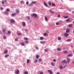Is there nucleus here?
<instances>
[{
    "label": "nucleus",
    "mask_w": 74,
    "mask_h": 74,
    "mask_svg": "<svg viewBox=\"0 0 74 74\" xmlns=\"http://www.w3.org/2000/svg\"><path fill=\"white\" fill-rule=\"evenodd\" d=\"M32 16H34V17H35L36 18L38 17V15L35 14L34 13L32 14Z\"/></svg>",
    "instance_id": "nucleus-1"
},
{
    "label": "nucleus",
    "mask_w": 74,
    "mask_h": 74,
    "mask_svg": "<svg viewBox=\"0 0 74 74\" xmlns=\"http://www.w3.org/2000/svg\"><path fill=\"white\" fill-rule=\"evenodd\" d=\"M47 71H48V73L50 74H53V72L51 70H48Z\"/></svg>",
    "instance_id": "nucleus-2"
},
{
    "label": "nucleus",
    "mask_w": 74,
    "mask_h": 74,
    "mask_svg": "<svg viewBox=\"0 0 74 74\" xmlns=\"http://www.w3.org/2000/svg\"><path fill=\"white\" fill-rule=\"evenodd\" d=\"M10 22L11 23H14L15 21V20H14V19H12L10 20Z\"/></svg>",
    "instance_id": "nucleus-3"
},
{
    "label": "nucleus",
    "mask_w": 74,
    "mask_h": 74,
    "mask_svg": "<svg viewBox=\"0 0 74 74\" xmlns=\"http://www.w3.org/2000/svg\"><path fill=\"white\" fill-rule=\"evenodd\" d=\"M64 36L65 37H67L69 36V34L67 33H65L64 34Z\"/></svg>",
    "instance_id": "nucleus-4"
},
{
    "label": "nucleus",
    "mask_w": 74,
    "mask_h": 74,
    "mask_svg": "<svg viewBox=\"0 0 74 74\" xmlns=\"http://www.w3.org/2000/svg\"><path fill=\"white\" fill-rule=\"evenodd\" d=\"M22 25L23 27L26 26V23L25 22H23L22 23Z\"/></svg>",
    "instance_id": "nucleus-5"
},
{
    "label": "nucleus",
    "mask_w": 74,
    "mask_h": 74,
    "mask_svg": "<svg viewBox=\"0 0 74 74\" xmlns=\"http://www.w3.org/2000/svg\"><path fill=\"white\" fill-rule=\"evenodd\" d=\"M69 32H70V29H67L66 30V33H69Z\"/></svg>",
    "instance_id": "nucleus-6"
},
{
    "label": "nucleus",
    "mask_w": 74,
    "mask_h": 74,
    "mask_svg": "<svg viewBox=\"0 0 74 74\" xmlns=\"http://www.w3.org/2000/svg\"><path fill=\"white\" fill-rule=\"evenodd\" d=\"M62 63H67V61H66L65 60H64L62 61Z\"/></svg>",
    "instance_id": "nucleus-7"
},
{
    "label": "nucleus",
    "mask_w": 74,
    "mask_h": 74,
    "mask_svg": "<svg viewBox=\"0 0 74 74\" xmlns=\"http://www.w3.org/2000/svg\"><path fill=\"white\" fill-rule=\"evenodd\" d=\"M40 40H43L44 39V38L43 37H40Z\"/></svg>",
    "instance_id": "nucleus-8"
},
{
    "label": "nucleus",
    "mask_w": 74,
    "mask_h": 74,
    "mask_svg": "<svg viewBox=\"0 0 74 74\" xmlns=\"http://www.w3.org/2000/svg\"><path fill=\"white\" fill-rule=\"evenodd\" d=\"M67 62H68L69 63H70V58H67Z\"/></svg>",
    "instance_id": "nucleus-9"
},
{
    "label": "nucleus",
    "mask_w": 74,
    "mask_h": 74,
    "mask_svg": "<svg viewBox=\"0 0 74 74\" xmlns=\"http://www.w3.org/2000/svg\"><path fill=\"white\" fill-rule=\"evenodd\" d=\"M69 27H72L73 26V24H69L68 25Z\"/></svg>",
    "instance_id": "nucleus-10"
},
{
    "label": "nucleus",
    "mask_w": 74,
    "mask_h": 74,
    "mask_svg": "<svg viewBox=\"0 0 74 74\" xmlns=\"http://www.w3.org/2000/svg\"><path fill=\"white\" fill-rule=\"evenodd\" d=\"M16 71V74H18L19 73V71L18 69H17Z\"/></svg>",
    "instance_id": "nucleus-11"
},
{
    "label": "nucleus",
    "mask_w": 74,
    "mask_h": 74,
    "mask_svg": "<svg viewBox=\"0 0 74 74\" xmlns=\"http://www.w3.org/2000/svg\"><path fill=\"white\" fill-rule=\"evenodd\" d=\"M43 35L44 36H48V34L45 32L43 34Z\"/></svg>",
    "instance_id": "nucleus-12"
},
{
    "label": "nucleus",
    "mask_w": 74,
    "mask_h": 74,
    "mask_svg": "<svg viewBox=\"0 0 74 74\" xmlns=\"http://www.w3.org/2000/svg\"><path fill=\"white\" fill-rule=\"evenodd\" d=\"M50 12H51V13L52 14H55V12H54L52 10H51L50 9L49 10Z\"/></svg>",
    "instance_id": "nucleus-13"
},
{
    "label": "nucleus",
    "mask_w": 74,
    "mask_h": 74,
    "mask_svg": "<svg viewBox=\"0 0 74 74\" xmlns=\"http://www.w3.org/2000/svg\"><path fill=\"white\" fill-rule=\"evenodd\" d=\"M50 12H51V13L52 14H55V12H54L52 10H51L50 9L49 10Z\"/></svg>",
    "instance_id": "nucleus-14"
},
{
    "label": "nucleus",
    "mask_w": 74,
    "mask_h": 74,
    "mask_svg": "<svg viewBox=\"0 0 74 74\" xmlns=\"http://www.w3.org/2000/svg\"><path fill=\"white\" fill-rule=\"evenodd\" d=\"M16 11L17 12V13H19V10L18 9H16Z\"/></svg>",
    "instance_id": "nucleus-15"
},
{
    "label": "nucleus",
    "mask_w": 74,
    "mask_h": 74,
    "mask_svg": "<svg viewBox=\"0 0 74 74\" xmlns=\"http://www.w3.org/2000/svg\"><path fill=\"white\" fill-rule=\"evenodd\" d=\"M40 42L41 44H44V43H45V41H41Z\"/></svg>",
    "instance_id": "nucleus-16"
},
{
    "label": "nucleus",
    "mask_w": 74,
    "mask_h": 74,
    "mask_svg": "<svg viewBox=\"0 0 74 74\" xmlns=\"http://www.w3.org/2000/svg\"><path fill=\"white\" fill-rule=\"evenodd\" d=\"M73 56V54H69L67 56V57H69V56L71 57Z\"/></svg>",
    "instance_id": "nucleus-17"
},
{
    "label": "nucleus",
    "mask_w": 74,
    "mask_h": 74,
    "mask_svg": "<svg viewBox=\"0 0 74 74\" xmlns=\"http://www.w3.org/2000/svg\"><path fill=\"white\" fill-rule=\"evenodd\" d=\"M66 22H69L70 21V19L68 18L65 20Z\"/></svg>",
    "instance_id": "nucleus-18"
},
{
    "label": "nucleus",
    "mask_w": 74,
    "mask_h": 74,
    "mask_svg": "<svg viewBox=\"0 0 74 74\" xmlns=\"http://www.w3.org/2000/svg\"><path fill=\"white\" fill-rule=\"evenodd\" d=\"M39 57H40V56H39V55H37L36 56V59H38V58H39Z\"/></svg>",
    "instance_id": "nucleus-19"
},
{
    "label": "nucleus",
    "mask_w": 74,
    "mask_h": 74,
    "mask_svg": "<svg viewBox=\"0 0 74 74\" xmlns=\"http://www.w3.org/2000/svg\"><path fill=\"white\" fill-rule=\"evenodd\" d=\"M24 39L25 40H26V41H27L28 40V38L27 37H25L24 38Z\"/></svg>",
    "instance_id": "nucleus-20"
},
{
    "label": "nucleus",
    "mask_w": 74,
    "mask_h": 74,
    "mask_svg": "<svg viewBox=\"0 0 74 74\" xmlns=\"http://www.w3.org/2000/svg\"><path fill=\"white\" fill-rule=\"evenodd\" d=\"M51 64L52 66H55V64L53 62H51Z\"/></svg>",
    "instance_id": "nucleus-21"
},
{
    "label": "nucleus",
    "mask_w": 74,
    "mask_h": 74,
    "mask_svg": "<svg viewBox=\"0 0 74 74\" xmlns=\"http://www.w3.org/2000/svg\"><path fill=\"white\" fill-rule=\"evenodd\" d=\"M3 37L4 40H5V39H6V38H7L6 36H5V35H4Z\"/></svg>",
    "instance_id": "nucleus-22"
},
{
    "label": "nucleus",
    "mask_w": 74,
    "mask_h": 74,
    "mask_svg": "<svg viewBox=\"0 0 74 74\" xmlns=\"http://www.w3.org/2000/svg\"><path fill=\"white\" fill-rule=\"evenodd\" d=\"M48 51V49H45V52H47Z\"/></svg>",
    "instance_id": "nucleus-23"
},
{
    "label": "nucleus",
    "mask_w": 74,
    "mask_h": 74,
    "mask_svg": "<svg viewBox=\"0 0 74 74\" xmlns=\"http://www.w3.org/2000/svg\"><path fill=\"white\" fill-rule=\"evenodd\" d=\"M44 4L46 7H48V5H47V3L46 2H44Z\"/></svg>",
    "instance_id": "nucleus-24"
},
{
    "label": "nucleus",
    "mask_w": 74,
    "mask_h": 74,
    "mask_svg": "<svg viewBox=\"0 0 74 74\" xmlns=\"http://www.w3.org/2000/svg\"><path fill=\"white\" fill-rule=\"evenodd\" d=\"M66 41H67V42H69V41H71V39H68L66 40Z\"/></svg>",
    "instance_id": "nucleus-25"
},
{
    "label": "nucleus",
    "mask_w": 74,
    "mask_h": 74,
    "mask_svg": "<svg viewBox=\"0 0 74 74\" xmlns=\"http://www.w3.org/2000/svg\"><path fill=\"white\" fill-rule=\"evenodd\" d=\"M8 52V50H6L5 51L4 53L5 54L7 53Z\"/></svg>",
    "instance_id": "nucleus-26"
},
{
    "label": "nucleus",
    "mask_w": 74,
    "mask_h": 74,
    "mask_svg": "<svg viewBox=\"0 0 74 74\" xmlns=\"http://www.w3.org/2000/svg\"><path fill=\"white\" fill-rule=\"evenodd\" d=\"M45 21H48V18H47V17L45 16Z\"/></svg>",
    "instance_id": "nucleus-27"
},
{
    "label": "nucleus",
    "mask_w": 74,
    "mask_h": 74,
    "mask_svg": "<svg viewBox=\"0 0 74 74\" xmlns=\"http://www.w3.org/2000/svg\"><path fill=\"white\" fill-rule=\"evenodd\" d=\"M17 34L18 35V36H21L22 35V33H18Z\"/></svg>",
    "instance_id": "nucleus-28"
},
{
    "label": "nucleus",
    "mask_w": 74,
    "mask_h": 74,
    "mask_svg": "<svg viewBox=\"0 0 74 74\" xmlns=\"http://www.w3.org/2000/svg\"><path fill=\"white\" fill-rule=\"evenodd\" d=\"M33 5V3L31 2L30 4H29V6H32V5Z\"/></svg>",
    "instance_id": "nucleus-29"
},
{
    "label": "nucleus",
    "mask_w": 74,
    "mask_h": 74,
    "mask_svg": "<svg viewBox=\"0 0 74 74\" xmlns=\"http://www.w3.org/2000/svg\"><path fill=\"white\" fill-rule=\"evenodd\" d=\"M63 66H60V69H63Z\"/></svg>",
    "instance_id": "nucleus-30"
},
{
    "label": "nucleus",
    "mask_w": 74,
    "mask_h": 74,
    "mask_svg": "<svg viewBox=\"0 0 74 74\" xmlns=\"http://www.w3.org/2000/svg\"><path fill=\"white\" fill-rule=\"evenodd\" d=\"M5 14H6V15H8V14H9L8 12H7V11H5Z\"/></svg>",
    "instance_id": "nucleus-31"
},
{
    "label": "nucleus",
    "mask_w": 74,
    "mask_h": 74,
    "mask_svg": "<svg viewBox=\"0 0 74 74\" xmlns=\"http://www.w3.org/2000/svg\"><path fill=\"white\" fill-rule=\"evenodd\" d=\"M48 4L50 5V6H51V3L50 2H48Z\"/></svg>",
    "instance_id": "nucleus-32"
},
{
    "label": "nucleus",
    "mask_w": 74,
    "mask_h": 74,
    "mask_svg": "<svg viewBox=\"0 0 74 74\" xmlns=\"http://www.w3.org/2000/svg\"><path fill=\"white\" fill-rule=\"evenodd\" d=\"M68 52H67V51H64V53L65 54L67 53Z\"/></svg>",
    "instance_id": "nucleus-33"
},
{
    "label": "nucleus",
    "mask_w": 74,
    "mask_h": 74,
    "mask_svg": "<svg viewBox=\"0 0 74 74\" xmlns=\"http://www.w3.org/2000/svg\"><path fill=\"white\" fill-rule=\"evenodd\" d=\"M5 31H6V29H5L4 28L3 30V33H4V32H5Z\"/></svg>",
    "instance_id": "nucleus-34"
},
{
    "label": "nucleus",
    "mask_w": 74,
    "mask_h": 74,
    "mask_svg": "<svg viewBox=\"0 0 74 74\" xmlns=\"http://www.w3.org/2000/svg\"><path fill=\"white\" fill-rule=\"evenodd\" d=\"M10 56L9 54L6 55V56H5V58H7V57H8V56Z\"/></svg>",
    "instance_id": "nucleus-35"
},
{
    "label": "nucleus",
    "mask_w": 74,
    "mask_h": 74,
    "mask_svg": "<svg viewBox=\"0 0 74 74\" xmlns=\"http://www.w3.org/2000/svg\"><path fill=\"white\" fill-rule=\"evenodd\" d=\"M24 74H28V72L27 71H25L24 73Z\"/></svg>",
    "instance_id": "nucleus-36"
},
{
    "label": "nucleus",
    "mask_w": 74,
    "mask_h": 74,
    "mask_svg": "<svg viewBox=\"0 0 74 74\" xmlns=\"http://www.w3.org/2000/svg\"><path fill=\"white\" fill-rule=\"evenodd\" d=\"M58 40L59 41H60V40H61V38H60V37H58Z\"/></svg>",
    "instance_id": "nucleus-37"
},
{
    "label": "nucleus",
    "mask_w": 74,
    "mask_h": 74,
    "mask_svg": "<svg viewBox=\"0 0 74 74\" xmlns=\"http://www.w3.org/2000/svg\"><path fill=\"white\" fill-rule=\"evenodd\" d=\"M61 49L59 48H58L57 49V51H61Z\"/></svg>",
    "instance_id": "nucleus-38"
},
{
    "label": "nucleus",
    "mask_w": 74,
    "mask_h": 74,
    "mask_svg": "<svg viewBox=\"0 0 74 74\" xmlns=\"http://www.w3.org/2000/svg\"><path fill=\"white\" fill-rule=\"evenodd\" d=\"M69 18V16H65L64 17V19H66L67 18Z\"/></svg>",
    "instance_id": "nucleus-39"
},
{
    "label": "nucleus",
    "mask_w": 74,
    "mask_h": 74,
    "mask_svg": "<svg viewBox=\"0 0 74 74\" xmlns=\"http://www.w3.org/2000/svg\"><path fill=\"white\" fill-rule=\"evenodd\" d=\"M16 15V14L15 13H12V16H15Z\"/></svg>",
    "instance_id": "nucleus-40"
},
{
    "label": "nucleus",
    "mask_w": 74,
    "mask_h": 74,
    "mask_svg": "<svg viewBox=\"0 0 74 74\" xmlns=\"http://www.w3.org/2000/svg\"><path fill=\"white\" fill-rule=\"evenodd\" d=\"M30 62V61L29 59H28L27 60V63H29Z\"/></svg>",
    "instance_id": "nucleus-41"
},
{
    "label": "nucleus",
    "mask_w": 74,
    "mask_h": 74,
    "mask_svg": "<svg viewBox=\"0 0 74 74\" xmlns=\"http://www.w3.org/2000/svg\"><path fill=\"white\" fill-rule=\"evenodd\" d=\"M21 45H22V46H24V45H25V43H22L21 44Z\"/></svg>",
    "instance_id": "nucleus-42"
},
{
    "label": "nucleus",
    "mask_w": 74,
    "mask_h": 74,
    "mask_svg": "<svg viewBox=\"0 0 74 74\" xmlns=\"http://www.w3.org/2000/svg\"><path fill=\"white\" fill-rule=\"evenodd\" d=\"M38 60L39 62H41L42 61V59L41 58L39 59Z\"/></svg>",
    "instance_id": "nucleus-43"
},
{
    "label": "nucleus",
    "mask_w": 74,
    "mask_h": 74,
    "mask_svg": "<svg viewBox=\"0 0 74 74\" xmlns=\"http://www.w3.org/2000/svg\"><path fill=\"white\" fill-rule=\"evenodd\" d=\"M27 19L28 20H29V19H30V17L29 16H28L27 17Z\"/></svg>",
    "instance_id": "nucleus-44"
},
{
    "label": "nucleus",
    "mask_w": 74,
    "mask_h": 74,
    "mask_svg": "<svg viewBox=\"0 0 74 74\" xmlns=\"http://www.w3.org/2000/svg\"><path fill=\"white\" fill-rule=\"evenodd\" d=\"M1 3L2 4H3V5H4V1H2Z\"/></svg>",
    "instance_id": "nucleus-45"
},
{
    "label": "nucleus",
    "mask_w": 74,
    "mask_h": 74,
    "mask_svg": "<svg viewBox=\"0 0 74 74\" xmlns=\"http://www.w3.org/2000/svg\"><path fill=\"white\" fill-rule=\"evenodd\" d=\"M31 3H32L33 5L34 4H36V2L35 1H32Z\"/></svg>",
    "instance_id": "nucleus-46"
},
{
    "label": "nucleus",
    "mask_w": 74,
    "mask_h": 74,
    "mask_svg": "<svg viewBox=\"0 0 74 74\" xmlns=\"http://www.w3.org/2000/svg\"><path fill=\"white\" fill-rule=\"evenodd\" d=\"M10 31H8V35H9V34H10Z\"/></svg>",
    "instance_id": "nucleus-47"
},
{
    "label": "nucleus",
    "mask_w": 74,
    "mask_h": 74,
    "mask_svg": "<svg viewBox=\"0 0 74 74\" xmlns=\"http://www.w3.org/2000/svg\"><path fill=\"white\" fill-rule=\"evenodd\" d=\"M38 62V60H35L34 62L35 63H36V62Z\"/></svg>",
    "instance_id": "nucleus-48"
},
{
    "label": "nucleus",
    "mask_w": 74,
    "mask_h": 74,
    "mask_svg": "<svg viewBox=\"0 0 74 74\" xmlns=\"http://www.w3.org/2000/svg\"><path fill=\"white\" fill-rule=\"evenodd\" d=\"M29 42V41H25V43L26 44H27Z\"/></svg>",
    "instance_id": "nucleus-49"
},
{
    "label": "nucleus",
    "mask_w": 74,
    "mask_h": 74,
    "mask_svg": "<svg viewBox=\"0 0 74 74\" xmlns=\"http://www.w3.org/2000/svg\"><path fill=\"white\" fill-rule=\"evenodd\" d=\"M29 4V2L27 1L26 2V5H28V4Z\"/></svg>",
    "instance_id": "nucleus-50"
},
{
    "label": "nucleus",
    "mask_w": 74,
    "mask_h": 74,
    "mask_svg": "<svg viewBox=\"0 0 74 74\" xmlns=\"http://www.w3.org/2000/svg\"><path fill=\"white\" fill-rule=\"evenodd\" d=\"M52 5L53 6H55V3H53Z\"/></svg>",
    "instance_id": "nucleus-51"
},
{
    "label": "nucleus",
    "mask_w": 74,
    "mask_h": 74,
    "mask_svg": "<svg viewBox=\"0 0 74 74\" xmlns=\"http://www.w3.org/2000/svg\"><path fill=\"white\" fill-rule=\"evenodd\" d=\"M15 41H18V39L16 38L15 39Z\"/></svg>",
    "instance_id": "nucleus-52"
},
{
    "label": "nucleus",
    "mask_w": 74,
    "mask_h": 74,
    "mask_svg": "<svg viewBox=\"0 0 74 74\" xmlns=\"http://www.w3.org/2000/svg\"><path fill=\"white\" fill-rule=\"evenodd\" d=\"M58 18H60V14L58 15Z\"/></svg>",
    "instance_id": "nucleus-53"
},
{
    "label": "nucleus",
    "mask_w": 74,
    "mask_h": 74,
    "mask_svg": "<svg viewBox=\"0 0 74 74\" xmlns=\"http://www.w3.org/2000/svg\"><path fill=\"white\" fill-rule=\"evenodd\" d=\"M59 23H56V25H59Z\"/></svg>",
    "instance_id": "nucleus-54"
},
{
    "label": "nucleus",
    "mask_w": 74,
    "mask_h": 74,
    "mask_svg": "<svg viewBox=\"0 0 74 74\" xmlns=\"http://www.w3.org/2000/svg\"><path fill=\"white\" fill-rule=\"evenodd\" d=\"M6 11H8H8H10V10L8 9H6Z\"/></svg>",
    "instance_id": "nucleus-55"
},
{
    "label": "nucleus",
    "mask_w": 74,
    "mask_h": 74,
    "mask_svg": "<svg viewBox=\"0 0 74 74\" xmlns=\"http://www.w3.org/2000/svg\"><path fill=\"white\" fill-rule=\"evenodd\" d=\"M36 49H37V50H38V47H36Z\"/></svg>",
    "instance_id": "nucleus-56"
},
{
    "label": "nucleus",
    "mask_w": 74,
    "mask_h": 74,
    "mask_svg": "<svg viewBox=\"0 0 74 74\" xmlns=\"http://www.w3.org/2000/svg\"><path fill=\"white\" fill-rule=\"evenodd\" d=\"M20 3H24V2H23V1H21Z\"/></svg>",
    "instance_id": "nucleus-57"
},
{
    "label": "nucleus",
    "mask_w": 74,
    "mask_h": 74,
    "mask_svg": "<svg viewBox=\"0 0 74 74\" xmlns=\"http://www.w3.org/2000/svg\"><path fill=\"white\" fill-rule=\"evenodd\" d=\"M25 31L26 32H28V30L27 29H25Z\"/></svg>",
    "instance_id": "nucleus-58"
},
{
    "label": "nucleus",
    "mask_w": 74,
    "mask_h": 74,
    "mask_svg": "<svg viewBox=\"0 0 74 74\" xmlns=\"http://www.w3.org/2000/svg\"><path fill=\"white\" fill-rule=\"evenodd\" d=\"M67 66V64H66L64 66V68H65Z\"/></svg>",
    "instance_id": "nucleus-59"
},
{
    "label": "nucleus",
    "mask_w": 74,
    "mask_h": 74,
    "mask_svg": "<svg viewBox=\"0 0 74 74\" xmlns=\"http://www.w3.org/2000/svg\"><path fill=\"white\" fill-rule=\"evenodd\" d=\"M40 74H43V72H41L40 73Z\"/></svg>",
    "instance_id": "nucleus-60"
},
{
    "label": "nucleus",
    "mask_w": 74,
    "mask_h": 74,
    "mask_svg": "<svg viewBox=\"0 0 74 74\" xmlns=\"http://www.w3.org/2000/svg\"><path fill=\"white\" fill-rule=\"evenodd\" d=\"M1 10H3V8H1Z\"/></svg>",
    "instance_id": "nucleus-61"
},
{
    "label": "nucleus",
    "mask_w": 74,
    "mask_h": 74,
    "mask_svg": "<svg viewBox=\"0 0 74 74\" xmlns=\"http://www.w3.org/2000/svg\"><path fill=\"white\" fill-rule=\"evenodd\" d=\"M53 62H56V60L55 59H54L53 60Z\"/></svg>",
    "instance_id": "nucleus-62"
},
{
    "label": "nucleus",
    "mask_w": 74,
    "mask_h": 74,
    "mask_svg": "<svg viewBox=\"0 0 74 74\" xmlns=\"http://www.w3.org/2000/svg\"><path fill=\"white\" fill-rule=\"evenodd\" d=\"M57 74H60V73L59 72H58L57 73Z\"/></svg>",
    "instance_id": "nucleus-63"
},
{
    "label": "nucleus",
    "mask_w": 74,
    "mask_h": 74,
    "mask_svg": "<svg viewBox=\"0 0 74 74\" xmlns=\"http://www.w3.org/2000/svg\"><path fill=\"white\" fill-rule=\"evenodd\" d=\"M72 13L73 14H74V11H73L72 12Z\"/></svg>",
    "instance_id": "nucleus-64"
}]
</instances>
